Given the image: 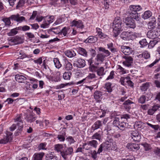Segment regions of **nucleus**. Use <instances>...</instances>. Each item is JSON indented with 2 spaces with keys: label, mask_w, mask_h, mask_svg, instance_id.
Returning a JSON list of instances; mask_svg holds the SVG:
<instances>
[{
  "label": "nucleus",
  "mask_w": 160,
  "mask_h": 160,
  "mask_svg": "<svg viewBox=\"0 0 160 160\" xmlns=\"http://www.w3.org/2000/svg\"><path fill=\"white\" fill-rule=\"evenodd\" d=\"M122 20L120 18L117 17L114 18L112 27L113 28V36L115 38L117 37L122 31Z\"/></svg>",
  "instance_id": "nucleus-1"
},
{
  "label": "nucleus",
  "mask_w": 160,
  "mask_h": 160,
  "mask_svg": "<svg viewBox=\"0 0 160 160\" xmlns=\"http://www.w3.org/2000/svg\"><path fill=\"white\" fill-rule=\"evenodd\" d=\"M142 9L140 5H132L129 7V12L130 16L134 18L136 21H138L140 18L138 16V11H140Z\"/></svg>",
  "instance_id": "nucleus-2"
},
{
  "label": "nucleus",
  "mask_w": 160,
  "mask_h": 160,
  "mask_svg": "<svg viewBox=\"0 0 160 160\" xmlns=\"http://www.w3.org/2000/svg\"><path fill=\"white\" fill-rule=\"evenodd\" d=\"M105 142L102 143L104 147V151H109L110 150H116L117 149V145L115 142H112V139L110 138Z\"/></svg>",
  "instance_id": "nucleus-3"
},
{
  "label": "nucleus",
  "mask_w": 160,
  "mask_h": 160,
  "mask_svg": "<svg viewBox=\"0 0 160 160\" xmlns=\"http://www.w3.org/2000/svg\"><path fill=\"white\" fill-rule=\"evenodd\" d=\"M14 120V122H17L18 127V128L16 131V136H17L21 133L23 128V122L22 119L21 114L17 115Z\"/></svg>",
  "instance_id": "nucleus-4"
},
{
  "label": "nucleus",
  "mask_w": 160,
  "mask_h": 160,
  "mask_svg": "<svg viewBox=\"0 0 160 160\" xmlns=\"http://www.w3.org/2000/svg\"><path fill=\"white\" fill-rule=\"evenodd\" d=\"M113 124L115 126L118 127L122 130H124L127 128L128 126V124L126 122L119 121L118 118H115L113 122Z\"/></svg>",
  "instance_id": "nucleus-5"
},
{
  "label": "nucleus",
  "mask_w": 160,
  "mask_h": 160,
  "mask_svg": "<svg viewBox=\"0 0 160 160\" xmlns=\"http://www.w3.org/2000/svg\"><path fill=\"white\" fill-rule=\"evenodd\" d=\"M134 18L130 17H127L123 19V22L125 23L128 27L133 29L136 27Z\"/></svg>",
  "instance_id": "nucleus-6"
},
{
  "label": "nucleus",
  "mask_w": 160,
  "mask_h": 160,
  "mask_svg": "<svg viewBox=\"0 0 160 160\" xmlns=\"http://www.w3.org/2000/svg\"><path fill=\"white\" fill-rule=\"evenodd\" d=\"M23 42L24 39L18 36L12 38L9 40V44L11 45L20 44L22 43Z\"/></svg>",
  "instance_id": "nucleus-7"
},
{
  "label": "nucleus",
  "mask_w": 160,
  "mask_h": 160,
  "mask_svg": "<svg viewBox=\"0 0 160 160\" xmlns=\"http://www.w3.org/2000/svg\"><path fill=\"white\" fill-rule=\"evenodd\" d=\"M122 58L125 59V60L122 62L123 65L128 68H131L133 63V58L131 57L128 56H122Z\"/></svg>",
  "instance_id": "nucleus-8"
},
{
  "label": "nucleus",
  "mask_w": 160,
  "mask_h": 160,
  "mask_svg": "<svg viewBox=\"0 0 160 160\" xmlns=\"http://www.w3.org/2000/svg\"><path fill=\"white\" fill-rule=\"evenodd\" d=\"M6 136H4L3 139L0 140V144H6L9 141L12 140V133L9 131H7Z\"/></svg>",
  "instance_id": "nucleus-9"
},
{
  "label": "nucleus",
  "mask_w": 160,
  "mask_h": 160,
  "mask_svg": "<svg viewBox=\"0 0 160 160\" xmlns=\"http://www.w3.org/2000/svg\"><path fill=\"white\" fill-rule=\"evenodd\" d=\"M73 149L72 147H68L65 150H63L61 152V155L65 160L68 159V156L71 155L73 152Z\"/></svg>",
  "instance_id": "nucleus-10"
},
{
  "label": "nucleus",
  "mask_w": 160,
  "mask_h": 160,
  "mask_svg": "<svg viewBox=\"0 0 160 160\" xmlns=\"http://www.w3.org/2000/svg\"><path fill=\"white\" fill-rule=\"evenodd\" d=\"M160 35L159 31L150 30L147 33V37L149 38L154 39L158 38Z\"/></svg>",
  "instance_id": "nucleus-11"
},
{
  "label": "nucleus",
  "mask_w": 160,
  "mask_h": 160,
  "mask_svg": "<svg viewBox=\"0 0 160 160\" xmlns=\"http://www.w3.org/2000/svg\"><path fill=\"white\" fill-rule=\"evenodd\" d=\"M130 136L133 140L137 142L140 141L141 136V134L137 131H133L130 133Z\"/></svg>",
  "instance_id": "nucleus-12"
},
{
  "label": "nucleus",
  "mask_w": 160,
  "mask_h": 160,
  "mask_svg": "<svg viewBox=\"0 0 160 160\" xmlns=\"http://www.w3.org/2000/svg\"><path fill=\"white\" fill-rule=\"evenodd\" d=\"M64 61L63 66L64 69L66 71H71L73 68L72 63L65 58L63 59Z\"/></svg>",
  "instance_id": "nucleus-13"
},
{
  "label": "nucleus",
  "mask_w": 160,
  "mask_h": 160,
  "mask_svg": "<svg viewBox=\"0 0 160 160\" xmlns=\"http://www.w3.org/2000/svg\"><path fill=\"white\" fill-rule=\"evenodd\" d=\"M121 51L125 55H129L132 52V49L129 46H122L121 48Z\"/></svg>",
  "instance_id": "nucleus-14"
},
{
  "label": "nucleus",
  "mask_w": 160,
  "mask_h": 160,
  "mask_svg": "<svg viewBox=\"0 0 160 160\" xmlns=\"http://www.w3.org/2000/svg\"><path fill=\"white\" fill-rule=\"evenodd\" d=\"M98 145V142L97 141L95 140H92L91 141H88L86 143H84L82 146L83 148H86V146L88 145L91 146V147L96 148Z\"/></svg>",
  "instance_id": "nucleus-15"
},
{
  "label": "nucleus",
  "mask_w": 160,
  "mask_h": 160,
  "mask_svg": "<svg viewBox=\"0 0 160 160\" xmlns=\"http://www.w3.org/2000/svg\"><path fill=\"white\" fill-rule=\"evenodd\" d=\"M160 110V105L156 104L154 105L152 108L148 111V114L150 115H153L157 110Z\"/></svg>",
  "instance_id": "nucleus-16"
},
{
  "label": "nucleus",
  "mask_w": 160,
  "mask_h": 160,
  "mask_svg": "<svg viewBox=\"0 0 160 160\" xmlns=\"http://www.w3.org/2000/svg\"><path fill=\"white\" fill-rule=\"evenodd\" d=\"M72 27L75 26L77 28H84V25L82 22L80 20L77 21L75 20H73L71 23Z\"/></svg>",
  "instance_id": "nucleus-17"
},
{
  "label": "nucleus",
  "mask_w": 160,
  "mask_h": 160,
  "mask_svg": "<svg viewBox=\"0 0 160 160\" xmlns=\"http://www.w3.org/2000/svg\"><path fill=\"white\" fill-rule=\"evenodd\" d=\"M127 148L130 150L133 151L138 150L140 148L139 145L138 144L133 143L128 144Z\"/></svg>",
  "instance_id": "nucleus-18"
},
{
  "label": "nucleus",
  "mask_w": 160,
  "mask_h": 160,
  "mask_svg": "<svg viewBox=\"0 0 160 160\" xmlns=\"http://www.w3.org/2000/svg\"><path fill=\"white\" fill-rule=\"evenodd\" d=\"M75 65L78 68H82L86 65L85 61L82 59H79L74 63Z\"/></svg>",
  "instance_id": "nucleus-19"
},
{
  "label": "nucleus",
  "mask_w": 160,
  "mask_h": 160,
  "mask_svg": "<svg viewBox=\"0 0 160 160\" xmlns=\"http://www.w3.org/2000/svg\"><path fill=\"white\" fill-rule=\"evenodd\" d=\"M96 29V32L97 33V35L100 38L103 39L108 37V36L107 35L102 32V30L101 28H97Z\"/></svg>",
  "instance_id": "nucleus-20"
},
{
  "label": "nucleus",
  "mask_w": 160,
  "mask_h": 160,
  "mask_svg": "<svg viewBox=\"0 0 160 160\" xmlns=\"http://www.w3.org/2000/svg\"><path fill=\"white\" fill-rule=\"evenodd\" d=\"M102 125V121L97 120L92 125L91 127V130L92 131L99 128Z\"/></svg>",
  "instance_id": "nucleus-21"
},
{
  "label": "nucleus",
  "mask_w": 160,
  "mask_h": 160,
  "mask_svg": "<svg viewBox=\"0 0 160 160\" xmlns=\"http://www.w3.org/2000/svg\"><path fill=\"white\" fill-rule=\"evenodd\" d=\"M44 154V153L43 152L35 153L33 156V160H42Z\"/></svg>",
  "instance_id": "nucleus-22"
},
{
  "label": "nucleus",
  "mask_w": 160,
  "mask_h": 160,
  "mask_svg": "<svg viewBox=\"0 0 160 160\" xmlns=\"http://www.w3.org/2000/svg\"><path fill=\"white\" fill-rule=\"evenodd\" d=\"M25 119H26L27 122L31 123L36 120V117L35 116L34 114L31 113L29 115H27Z\"/></svg>",
  "instance_id": "nucleus-23"
},
{
  "label": "nucleus",
  "mask_w": 160,
  "mask_h": 160,
  "mask_svg": "<svg viewBox=\"0 0 160 160\" xmlns=\"http://www.w3.org/2000/svg\"><path fill=\"white\" fill-rule=\"evenodd\" d=\"M134 128L136 129L140 130L144 128V123L141 121L136 122L134 125Z\"/></svg>",
  "instance_id": "nucleus-24"
},
{
  "label": "nucleus",
  "mask_w": 160,
  "mask_h": 160,
  "mask_svg": "<svg viewBox=\"0 0 160 160\" xmlns=\"http://www.w3.org/2000/svg\"><path fill=\"white\" fill-rule=\"evenodd\" d=\"M156 20L154 17L150 21L148 24V28L149 29H153L156 26Z\"/></svg>",
  "instance_id": "nucleus-25"
},
{
  "label": "nucleus",
  "mask_w": 160,
  "mask_h": 160,
  "mask_svg": "<svg viewBox=\"0 0 160 160\" xmlns=\"http://www.w3.org/2000/svg\"><path fill=\"white\" fill-rule=\"evenodd\" d=\"M65 55L69 58H72L74 57L76 55V53L72 50H67L64 52Z\"/></svg>",
  "instance_id": "nucleus-26"
},
{
  "label": "nucleus",
  "mask_w": 160,
  "mask_h": 160,
  "mask_svg": "<svg viewBox=\"0 0 160 160\" xmlns=\"http://www.w3.org/2000/svg\"><path fill=\"white\" fill-rule=\"evenodd\" d=\"M16 80L19 82L23 83L24 82L26 79V78L23 76L19 74L16 75L15 76Z\"/></svg>",
  "instance_id": "nucleus-27"
},
{
  "label": "nucleus",
  "mask_w": 160,
  "mask_h": 160,
  "mask_svg": "<svg viewBox=\"0 0 160 160\" xmlns=\"http://www.w3.org/2000/svg\"><path fill=\"white\" fill-rule=\"evenodd\" d=\"M102 132L101 131H99L98 132L95 133L91 137L92 139H97L100 141L101 140Z\"/></svg>",
  "instance_id": "nucleus-28"
},
{
  "label": "nucleus",
  "mask_w": 160,
  "mask_h": 160,
  "mask_svg": "<svg viewBox=\"0 0 160 160\" xmlns=\"http://www.w3.org/2000/svg\"><path fill=\"white\" fill-rule=\"evenodd\" d=\"M112 83L110 82H107L104 84V88L105 89L106 91L109 93H111L112 91V88L111 87Z\"/></svg>",
  "instance_id": "nucleus-29"
},
{
  "label": "nucleus",
  "mask_w": 160,
  "mask_h": 160,
  "mask_svg": "<svg viewBox=\"0 0 160 160\" xmlns=\"http://www.w3.org/2000/svg\"><path fill=\"white\" fill-rule=\"evenodd\" d=\"M69 30V28H68L65 27L61 30H60L59 37H62V35H63V37L67 36V35Z\"/></svg>",
  "instance_id": "nucleus-30"
},
{
  "label": "nucleus",
  "mask_w": 160,
  "mask_h": 160,
  "mask_svg": "<svg viewBox=\"0 0 160 160\" xmlns=\"http://www.w3.org/2000/svg\"><path fill=\"white\" fill-rule=\"evenodd\" d=\"M130 34L128 32H123L120 35V37L124 40H129V37L131 36Z\"/></svg>",
  "instance_id": "nucleus-31"
},
{
  "label": "nucleus",
  "mask_w": 160,
  "mask_h": 160,
  "mask_svg": "<svg viewBox=\"0 0 160 160\" xmlns=\"http://www.w3.org/2000/svg\"><path fill=\"white\" fill-rule=\"evenodd\" d=\"M46 160H57V158L51 152L46 155Z\"/></svg>",
  "instance_id": "nucleus-32"
},
{
  "label": "nucleus",
  "mask_w": 160,
  "mask_h": 160,
  "mask_svg": "<svg viewBox=\"0 0 160 160\" xmlns=\"http://www.w3.org/2000/svg\"><path fill=\"white\" fill-rule=\"evenodd\" d=\"M102 92L100 91H96L94 93V98L97 100L102 98Z\"/></svg>",
  "instance_id": "nucleus-33"
},
{
  "label": "nucleus",
  "mask_w": 160,
  "mask_h": 160,
  "mask_svg": "<svg viewBox=\"0 0 160 160\" xmlns=\"http://www.w3.org/2000/svg\"><path fill=\"white\" fill-rule=\"evenodd\" d=\"M19 29V27L12 29L10 32L8 33V35L9 36H14L18 33V31L20 30Z\"/></svg>",
  "instance_id": "nucleus-34"
},
{
  "label": "nucleus",
  "mask_w": 160,
  "mask_h": 160,
  "mask_svg": "<svg viewBox=\"0 0 160 160\" xmlns=\"http://www.w3.org/2000/svg\"><path fill=\"white\" fill-rule=\"evenodd\" d=\"M152 15V13L150 11H147L142 15V18L144 19H147L150 18Z\"/></svg>",
  "instance_id": "nucleus-35"
},
{
  "label": "nucleus",
  "mask_w": 160,
  "mask_h": 160,
  "mask_svg": "<svg viewBox=\"0 0 160 160\" xmlns=\"http://www.w3.org/2000/svg\"><path fill=\"white\" fill-rule=\"evenodd\" d=\"M53 62L54 65L56 68L58 69L60 68L62 66L59 59L58 58H54L53 59Z\"/></svg>",
  "instance_id": "nucleus-36"
},
{
  "label": "nucleus",
  "mask_w": 160,
  "mask_h": 160,
  "mask_svg": "<svg viewBox=\"0 0 160 160\" xmlns=\"http://www.w3.org/2000/svg\"><path fill=\"white\" fill-rule=\"evenodd\" d=\"M105 56L102 54H98L96 57V59L98 62L101 63L104 60Z\"/></svg>",
  "instance_id": "nucleus-37"
},
{
  "label": "nucleus",
  "mask_w": 160,
  "mask_h": 160,
  "mask_svg": "<svg viewBox=\"0 0 160 160\" xmlns=\"http://www.w3.org/2000/svg\"><path fill=\"white\" fill-rule=\"evenodd\" d=\"M149 85V83L148 82L143 83L140 87V89L142 92L145 91L148 88Z\"/></svg>",
  "instance_id": "nucleus-38"
},
{
  "label": "nucleus",
  "mask_w": 160,
  "mask_h": 160,
  "mask_svg": "<svg viewBox=\"0 0 160 160\" xmlns=\"http://www.w3.org/2000/svg\"><path fill=\"white\" fill-rule=\"evenodd\" d=\"M96 40L97 39L96 38H94L93 36H90L85 40V42L86 43H93L95 42Z\"/></svg>",
  "instance_id": "nucleus-39"
},
{
  "label": "nucleus",
  "mask_w": 160,
  "mask_h": 160,
  "mask_svg": "<svg viewBox=\"0 0 160 160\" xmlns=\"http://www.w3.org/2000/svg\"><path fill=\"white\" fill-rule=\"evenodd\" d=\"M71 72H65L63 74V77L65 80H70L72 75Z\"/></svg>",
  "instance_id": "nucleus-40"
},
{
  "label": "nucleus",
  "mask_w": 160,
  "mask_h": 160,
  "mask_svg": "<svg viewBox=\"0 0 160 160\" xmlns=\"http://www.w3.org/2000/svg\"><path fill=\"white\" fill-rule=\"evenodd\" d=\"M78 52L79 54L84 56L87 57V52L85 49L82 48H79L78 49Z\"/></svg>",
  "instance_id": "nucleus-41"
},
{
  "label": "nucleus",
  "mask_w": 160,
  "mask_h": 160,
  "mask_svg": "<svg viewBox=\"0 0 160 160\" xmlns=\"http://www.w3.org/2000/svg\"><path fill=\"white\" fill-rule=\"evenodd\" d=\"M104 68L101 67L98 68L97 70V74L99 76H103L105 74Z\"/></svg>",
  "instance_id": "nucleus-42"
},
{
  "label": "nucleus",
  "mask_w": 160,
  "mask_h": 160,
  "mask_svg": "<svg viewBox=\"0 0 160 160\" xmlns=\"http://www.w3.org/2000/svg\"><path fill=\"white\" fill-rule=\"evenodd\" d=\"M133 102H132L129 99L123 103V104L125 105L124 107L127 109H129L131 108V107L129 105Z\"/></svg>",
  "instance_id": "nucleus-43"
},
{
  "label": "nucleus",
  "mask_w": 160,
  "mask_h": 160,
  "mask_svg": "<svg viewBox=\"0 0 160 160\" xmlns=\"http://www.w3.org/2000/svg\"><path fill=\"white\" fill-rule=\"evenodd\" d=\"M63 148V146L61 144H58L56 145L55 146V150H56L58 152H60L62 151V148Z\"/></svg>",
  "instance_id": "nucleus-44"
},
{
  "label": "nucleus",
  "mask_w": 160,
  "mask_h": 160,
  "mask_svg": "<svg viewBox=\"0 0 160 160\" xmlns=\"http://www.w3.org/2000/svg\"><path fill=\"white\" fill-rule=\"evenodd\" d=\"M99 51L102 52L105 54V55H104V56H105V57H108L110 54V52L108 50H106L104 48L102 47L99 48Z\"/></svg>",
  "instance_id": "nucleus-45"
},
{
  "label": "nucleus",
  "mask_w": 160,
  "mask_h": 160,
  "mask_svg": "<svg viewBox=\"0 0 160 160\" xmlns=\"http://www.w3.org/2000/svg\"><path fill=\"white\" fill-rule=\"evenodd\" d=\"M118 70H119V72L120 74H124L127 73V70L121 67L120 65H118Z\"/></svg>",
  "instance_id": "nucleus-46"
},
{
  "label": "nucleus",
  "mask_w": 160,
  "mask_h": 160,
  "mask_svg": "<svg viewBox=\"0 0 160 160\" xmlns=\"http://www.w3.org/2000/svg\"><path fill=\"white\" fill-rule=\"evenodd\" d=\"M139 43L141 45V47H143L147 46L148 43L147 42L146 39L143 38L139 41Z\"/></svg>",
  "instance_id": "nucleus-47"
},
{
  "label": "nucleus",
  "mask_w": 160,
  "mask_h": 160,
  "mask_svg": "<svg viewBox=\"0 0 160 160\" xmlns=\"http://www.w3.org/2000/svg\"><path fill=\"white\" fill-rule=\"evenodd\" d=\"M146 98L144 95H142L140 97L138 98V102L143 104L145 103L146 102Z\"/></svg>",
  "instance_id": "nucleus-48"
},
{
  "label": "nucleus",
  "mask_w": 160,
  "mask_h": 160,
  "mask_svg": "<svg viewBox=\"0 0 160 160\" xmlns=\"http://www.w3.org/2000/svg\"><path fill=\"white\" fill-rule=\"evenodd\" d=\"M11 19L10 17L9 18H5L2 19V21L5 22V25L8 26L10 25L11 22L10 21Z\"/></svg>",
  "instance_id": "nucleus-49"
},
{
  "label": "nucleus",
  "mask_w": 160,
  "mask_h": 160,
  "mask_svg": "<svg viewBox=\"0 0 160 160\" xmlns=\"http://www.w3.org/2000/svg\"><path fill=\"white\" fill-rule=\"evenodd\" d=\"M158 41L156 40L150 41L148 44V47L149 48H152L157 43Z\"/></svg>",
  "instance_id": "nucleus-50"
},
{
  "label": "nucleus",
  "mask_w": 160,
  "mask_h": 160,
  "mask_svg": "<svg viewBox=\"0 0 160 160\" xmlns=\"http://www.w3.org/2000/svg\"><path fill=\"white\" fill-rule=\"evenodd\" d=\"M59 27H58L56 28H51L49 30L53 32L55 34H58L59 35V34H60V30H58V29H59Z\"/></svg>",
  "instance_id": "nucleus-51"
},
{
  "label": "nucleus",
  "mask_w": 160,
  "mask_h": 160,
  "mask_svg": "<svg viewBox=\"0 0 160 160\" xmlns=\"http://www.w3.org/2000/svg\"><path fill=\"white\" fill-rule=\"evenodd\" d=\"M47 143H40L38 147V148L39 150H46L47 148H45Z\"/></svg>",
  "instance_id": "nucleus-52"
},
{
  "label": "nucleus",
  "mask_w": 160,
  "mask_h": 160,
  "mask_svg": "<svg viewBox=\"0 0 160 160\" xmlns=\"http://www.w3.org/2000/svg\"><path fill=\"white\" fill-rule=\"evenodd\" d=\"M142 145L143 146L145 151H147L151 149V147L150 144L146 143H142Z\"/></svg>",
  "instance_id": "nucleus-53"
},
{
  "label": "nucleus",
  "mask_w": 160,
  "mask_h": 160,
  "mask_svg": "<svg viewBox=\"0 0 160 160\" xmlns=\"http://www.w3.org/2000/svg\"><path fill=\"white\" fill-rule=\"evenodd\" d=\"M20 30H22L23 31H26L29 30L30 29V28L29 26L25 25L23 26H20L19 27Z\"/></svg>",
  "instance_id": "nucleus-54"
},
{
  "label": "nucleus",
  "mask_w": 160,
  "mask_h": 160,
  "mask_svg": "<svg viewBox=\"0 0 160 160\" xmlns=\"http://www.w3.org/2000/svg\"><path fill=\"white\" fill-rule=\"evenodd\" d=\"M143 58L145 59H148L150 57V53L147 51H145L143 52Z\"/></svg>",
  "instance_id": "nucleus-55"
},
{
  "label": "nucleus",
  "mask_w": 160,
  "mask_h": 160,
  "mask_svg": "<svg viewBox=\"0 0 160 160\" xmlns=\"http://www.w3.org/2000/svg\"><path fill=\"white\" fill-rule=\"evenodd\" d=\"M111 0H105L104 3L105 8L106 9H108L109 7L110 3L111 2Z\"/></svg>",
  "instance_id": "nucleus-56"
},
{
  "label": "nucleus",
  "mask_w": 160,
  "mask_h": 160,
  "mask_svg": "<svg viewBox=\"0 0 160 160\" xmlns=\"http://www.w3.org/2000/svg\"><path fill=\"white\" fill-rule=\"evenodd\" d=\"M115 75L114 71H111L110 73L109 76L106 79V80H108L109 79H112L114 78V76Z\"/></svg>",
  "instance_id": "nucleus-57"
},
{
  "label": "nucleus",
  "mask_w": 160,
  "mask_h": 160,
  "mask_svg": "<svg viewBox=\"0 0 160 160\" xmlns=\"http://www.w3.org/2000/svg\"><path fill=\"white\" fill-rule=\"evenodd\" d=\"M96 78V75L94 73H89L88 75L86 78V80L92 79Z\"/></svg>",
  "instance_id": "nucleus-58"
},
{
  "label": "nucleus",
  "mask_w": 160,
  "mask_h": 160,
  "mask_svg": "<svg viewBox=\"0 0 160 160\" xmlns=\"http://www.w3.org/2000/svg\"><path fill=\"white\" fill-rule=\"evenodd\" d=\"M66 140L69 142L70 144L74 143L75 141L74 139L73 138L72 136H69L67 138Z\"/></svg>",
  "instance_id": "nucleus-59"
},
{
  "label": "nucleus",
  "mask_w": 160,
  "mask_h": 160,
  "mask_svg": "<svg viewBox=\"0 0 160 160\" xmlns=\"http://www.w3.org/2000/svg\"><path fill=\"white\" fill-rule=\"evenodd\" d=\"M33 62L37 64L40 65L42 62V58L40 57L34 60Z\"/></svg>",
  "instance_id": "nucleus-60"
},
{
  "label": "nucleus",
  "mask_w": 160,
  "mask_h": 160,
  "mask_svg": "<svg viewBox=\"0 0 160 160\" xmlns=\"http://www.w3.org/2000/svg\"><path fill=\"white\" fill-rule=\"evenodd\" d=\"M98 153L96 151L94 150L91 152V155L92 157L94 160H96L97 157V154Z\"/></svg>",
  "instance_id": "nucleus-61"
},
{
  "label": "nucleus",
  "mask_w": 160,
  "mask_h": 160,
  "mask_svg": "<svg viewBox=\"0 0 160 160\" xmlns=\"http://www.w3.org/2000/svg\"><path fill=\"white\" fill-rule=\"evenodd\" d=\"M24 4V1L23 0H20L16 6L17 8L23 6Z\"/></svg>",
  "instance_id": "nucleus-62"
},
{
  "label": "nucleus",
  "mask_w": 160,
  "mask_h": 160,
  "mask_svg": "<svg viewBox=\"0 0 160 160\" xmlns=\"http://www.w3.org/2000/svg\"><path fill=\"white\" fill-rule=\"evenodd\" d=\"M25 35L29 38L32 39L35 38V35L33 34L31 32H28L25 33Z\"/></svg>",
  "instance_id": "nucleus-63"
},
{
  "label": "nucleus",
  "mask_w": 160,
  "mask_h": 160,
  "mask_svg": "<svg viewBox=\"0 0 160 160\" xmlns=\"http://www.w3.org/2000/svg\"><path fill=\"white\" fill-rule=\"evenodd\" d=\"M154 153L156 155L160 157V148H157L154 150Z\"/></svg>",
  "instance_id": "nucleus-64"
}]
</instances>
